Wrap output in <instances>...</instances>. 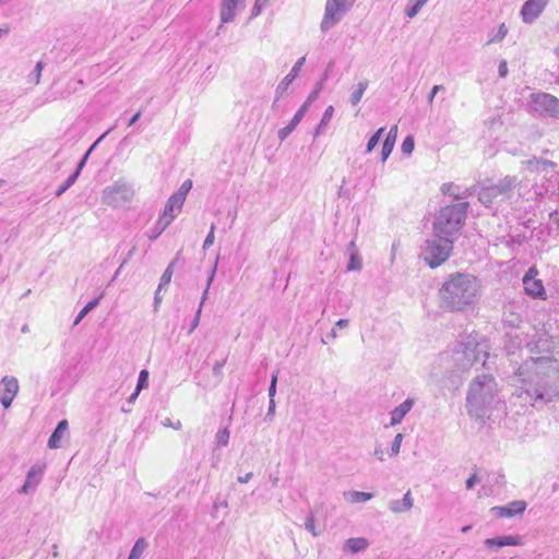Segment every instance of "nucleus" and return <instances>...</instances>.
Segmentation results:
<instances>
[{
	"mask_svg": "<svg viewBox=\"0 0 559 559\" xmlns=\"http://www.w3.org/2000/svg\"><path fill=\"white\" fill-rule=\"evenodd\" d=\"M559 361L550 356H539L525 360L515 373L519 385L516 395L532 406L559 400V385L556 383Z\"/></svg>",
	"mask_w": 559,
	"mask_h": 559,
	"instance_id": "nucleus-1",
	"label": "nucleus"
},
{
	"mask_svg": "<svg viewBox=\"0 0 559 559\" xmlns=\"http://www.w3.org/2000/svg\"><path fill=\"white\" fill-rule=\"evenodd\" d=\"M480 282L469 274H450L439 290L441 307L448 311H464L475 306L479 298Z\"/></svg>",
	"mask_w": 559,
	"mask_h": 559,
	"instance_id": "nucleus-2",
	"label": "nucleus"
},
{
	"mask_svg": "<svg viewBox=\"0 0 559 559\" xmlns=\"http://www.w3.org/2000/svg\"><path fill=\"white\" fill-rule=\"evenodd\" d=\"M500 403L498 388L491 374L477 376L469 384L466 408L471 416L481 419Z\"/></svg>",
	"mask_w": 559,
	"mask_h": 559,
	"instance_id": "nucleus-3",
	"label": "nucleus"
},
{
	"mask_svg": "<svg viewBox=\"0 0 559 559\" xmlns=\"http://www.w3.org/2000/svg\"><path fill=\"white\" fill-rule=\"evenodd\" d=\"M468 202H460L442 206L432 223V233L436 237L455 239L461 234L467 217Z\"/></svg>",
	"mask_w": 559,
	"mask_h": 559,
	"instance_id": "nucleus-4",
	"label": "nucleus"
},
{
	"mask_svg": "<svg viewBox=\"0 0 559 559\" xmlns=\"http://www.w3.org/2000/svg\"><path fill=\"white\" fill-rule=\"evenodd\" d=\"M487 357L486 347L479 344L475 337L468 335L464 337L454 347L451 358L455 366V371H465L476 362L485 364Z\"/></svg>",
	"mask_w": 559,
	"mask_h": 559,
	"instance_id": "nucleus-5",
	"label": "nucleus"
},
{
	"mask_svg": "<svg viewBox=\"0 0 559 559\" xmlns=\"http://www.w3.org/2000/svg\"><path fill=\"white\" fill-rule=\"evenodd\" d=\"M454 240L447 237H436L425 240L421 246L420 257L431 267L443 264L453 251Z\"/></svg>",
	"mask_w": 559,
	"mask_h": 559,
	"instance_id": "nucleus-6",
	"label": "nucleus"
},
{
	"mask_svg": "<svg viewBox=\"0 0 559 559\" xmlns=\"http://www.w3.org/2000/svg\"><path fill=\"white\" fill-rule=\"evenodd\" d=\"M134 189L123 179L107 186L102 192V203L111 207H119L133 199Z\"/></svg>",
	"mask_w": 559,
	"mask_h": 559,
	"instance_id": "nucleus-7",
	"label": "nucleus"
},
{
	"mask_svg": "<svg viewBox=\"0 0 559 559\" xmlns=\"http://www.w3.org/2000/svg\"><path fill=\"white\" fill-rule=\"evenodd\" d=\"M515 185V177H506L497 185L483 188L478 193V200L484 205L490 206L498 200H504L509 198Z\"/></svg>",
	"mask_w": 559,
	"mask_h": 559,
	"instance_id": "nucleus-8",
	"label": "nucleus"
},
{
	"mask_svg": "<svg viewBox=\"0 0 559 559\" xmlns=\"http://www.w3.org/2000/svg\"><path fill=\"white\" fill-rule=\"evenodd\" d=\"M530 107L540 116L559 118V99L548 93L531 94Z\"/></svg>",
	"mask_w": 559,
	"mask_h": 559,
	"instance_id": "nucleus-9",
	"label": "nucleus"
},
{
	"mask_svg": "<svg viewBox=\"0 0 559 559\" xmlns=\"http://www.w3.org/2000/svg\"><path fill=\"white\" fill-rule=\"evenodd\" d=\"M345 15V0H326L321 31L328 32Z\"/></svg>",
	"mask_w": 559,
	"mask_h": 559,
	"instance_id": "nucleus-10",
	"label": "nucleus"
},
{
	"mask_svg": "<svg viewBox=\"0 0 559 559\" xmlns=\"http://www.w3.org/2000/svg\"><path fill=\"white\" fill-rule=\"evenodd\" d=\"M538 271L536 267L532 266L523 276L522 282L526 295L531 296L532 298H539L544 300L546 299V292L542 281L536 277Z\"/></svg>",
	"mask_w": 559,
	"mask_h": 559,
	"instance_id": "nucleus-11",
	"label": "nucleus"
},
{
	"mask_svg": "<svg viewBox=\"0 0 559 559\" xmlns=\"http://www.w3.org/2000/svg\"><path fill=\"white\" fill-rule=\"evenodd\" d=\"M20 385L15 377L4 376L0 381V403L9 408L19 392Z\"/></svg>",
	"mask_w": 559,
	"mask_h": 559,
	"instance_id": "nucleus-12",
	"label": "nucleus"
},
{
	"mask_svg": "<svg viewBox=\"0 0 559 559\" xmlns=\"http://www.w3.org/2000/svg\"><path fill=\"white\" fill-rule=\"evenodd\" d=\"M306 62V57H300L290 71L284 76V79L278 83L275 90V100L273 103V106H275L276 102L283 97L287 92L294 80L298 76L301 68L304 67Z\"/></svg>",
	"mask_w": 559,
	"mask_h": 559,
	"instance_id": "nucleus-13",
	"label": "nucleus"
},
{
	"mask_svg": "<svg viewBox=\"0 0 559 559\" xmlns=\"http://www.w3.org/2000/svg\"><path fill=\"white\" fill-rule=\"evenodd\" d=\"M549 0H527L522 9L521 16L524 23H533L544 11Z\"/></svg>",
	"mask_w": 559,
	"mask_h": 559,
	"instance_id": "nucleus-14",
	"label": "nucleus"
},
{
	"mask_svg": "<svg viewBox=\"0 0 559 559\" xmlns=\"http://www.w3.org/2000/svg\"><path fill=\"white\" fill-rule=\"evenodd\" d=\"M243 2L245 0H222L219 11L221 25L218 29H221L224 24L235 20L237 11L245 7Z\"/></svg>",
	"mask_w": 559,
	"mask_h": 559,
	"instance_id": "nucleus-15",
	"label": "nucleus"
},
{
	"mask_svg": "<svg viewBox=\"0 0 559 559\" xmlns=\"http://www.w3.org/2000/svg\"><path fill=\"white\" fill-rule=\"evenodd\" d=\"M110 130H108L107 132H105L91 147L90 150L84 154V156L82 157V159L79 162L78 166H76V169L73 174H71L68 179L57 189L56 191V195L57 197H60L70 187H72L74 185V182L76 181V179L79 178L83 167L85 166L86 164V160L90 156V153L91 151L94 148V146L102 140L104 139V136L106 134L109 133Z\"/></svg>",
	"mask_w": 559,
	"mask_h": 559,
	"instance_id": "nucleus-16",
	"label": "nucleus"
},
{
	"mask_svg": "<svg viewBox=\"0 0 559 559\" xmlns=\"http://www.w3.org/2000/svg\"><path fill=\"white\" fill-rule=\"evenodd\" d=\"M44 471V464H34L27 472L24 485L21 488V492L27 495L34 491L41 481Z\"/></svg>",
	"mask_w": 559,
	"mask_h": 559,
	"instance_id": "nucleus-17",
	"label": "nucleus"
},
{
	"mask_svg": "<svg viewBox=\"0 0 559 559\" xmlns=\"http://www.w3.org/2000/svg\"><path fill=\"white\" fill-rule=\"evenodd\" d=\"M526 509V502L523 500H515L503 507H493L491 512L498 518H512L522 514Z\"/></svg>",
	"mask_w": 559,
	"mask_h": 559,
	"instance_id": "nucleus-18",
	"label": "nucleus"
},
{
	"mask_svg": "<svg viewBox=\"0 0 559 559\" xmlns=\"http://www.w3.org/2000/svg\"><path fill=\"white\" fill-rule=\"evenodd\" d=\"M217 262H218V258H216L215 263H214V265H213V267H212V270H211V272L209 274V277H207V281H206V287H205V289H204V292L202 294V299H201V302H200L199 308L197 310L195 317H194V319L191 322V326H190L189 332H188L189 334H191L198 328V325L200 323V317H201L202 307H203L204 301L207 298V294H209V289L211 287V284L213 283V280H214V276H215V273H216V269H217Z\"/></svg>",
	"mask_w": 559,
	"mask_h": 559,
	"instance_id": "nucleus-19",
	"label": "nucleus"
},
{
	"mask_svg": "<svg viewBox=\"0 0 559 559\" xmlns=\"http://www.w3.org/2000/svg\"><path fill=\"white\" fill-rule=\"evenodd\" d=\"M68 420H60L48 440V447L50 449H59L61 447L62 440L68 436Z\"/></svg>",
	"mask_w": 559,
	"mask_h": 559,
	"instance_id": "nucleus-20",
	"label": "nucleus"
},
{
	"mask_svg": "<svg viewBox=\"0 0 559 559\" xmlns=\"http://www.w3.org/2000/svg\"><path fill=\"white\" fill-rule=\"evenodd\" d=\"M502 322L506 326L518 329L523 322L522 314L519 311L518 307L514 305H510L504 308L502 314Z\"/></svg>",
	"mask_w": 559,
	"mask_h": 559,
	"instance_id": "nucleus-21",
	"label": "nucleus"
},
{
	"mask_svg": "<svg viewBox=\"0 0 559 559\" xmlns=\"http://www.w3.org/2000/svg\"><path fill=\"white\" fill-rule=\"evenodd\" d=\"M485 545L491 547H504V546H520L522 545V537L519 535H503L493 538H487Z\"/></svg>",
	"mask_w": 559,
	"mask_h": 559,
	"instance_id": "nucleus-22",
	"label": "nucleus"
},
{
	"mask_svg": "<svg viewBox=\"0 0 559 559\" xmlns=\"http://www.w3.org/2000/svg\"><path fill=\"white\" fill-rule=\"evenodd\" d=\"M183 203H185L183 201H181L179 198H177L175 194H173L168 199V201L165 205L164 212L160 216L166 219H169V222H173L175 219V217L177 216V214L181 211Z\"/></svg>",
	"mask_w": 559,
	"mask_h": 559,
	"instance_id": "nucleus-23",
	"label": "nucleus"
},
{
	"mask_svg": "<svg viewBox=\"0 0 559 559\" xmlns=\"http://www.w3.org/2000/svg\"><path fill=\"white\" fill-rule=\"evenodd\" d=\"M415 401L413 399H406L402 404L395 407L391 413V425L400 424L403 418L408 414V412L414 406Z\"/></svg>",
	"mask_w": 559,
	"mask_h": 559,
	"instance_id": "nucleus-24",
	"label": "nucleus"
},
{
	"mask_svg": "<svg viewBox=\"0 0 559 559\" xmlns=\"http://www.w3.org/2000/svg\"><path fill=\"white\" fill-rule=\"evenodd\" d=\"M554 346V340L543 333L538 334L537 338L534 341L532 352H536L538 354H550Z\"/></svg>",
	"mask_w": 559,
	"mask_h": 559,
	"instance_id": "nucleus-25",
	"label": "nucleus"
},
{
	"mask_svg": "<svg viewBox=\"0 0 559 559\" xmlns=\"http://www.w3.org/2000/svg\"><path fill=\"white\" fill-rule=\"evenodd\" d=\"M414 500L411 491L408 490L400 500L390 501L389 508L393 513H404L413 508Z\"/></svg>",
	"mask_w": 559,
	"mask_h": 559,
	"instance_id": "nucleus-26",
	"label": "nucleus"
},
{
	"mask_svg": "<svg viewBox=\"0 0 559 559\" xmlns=\"http://www.w3.org/2000/svg\"><path fill=\"white\" fill-rule=\"evenodd\" d=\"M527 167L535 171H548V169H554L556 167V164L551 160L543 159L534 157L532 159H528L526 162Z\"/></svg>",
	"mask_w": 559,
	"mask_h": 559,
	"instance_id": "nucleus-27",
	"label": "nucleus"
},
{
	"mask_svg": "<svg viewBox=\"0 0 559 559\" xmlns=\"http://www.w3.org/2000/svg\"><path fill=\"white\" fill-rule=\"evenodd\" d=\"M333 114H334V107L333 106H328L325 111L323 112V116L320 120V123L318 124V127L316 128L314 132H313V136L317 138L319 135H321L322 133H324L329 122L331 121L332 117H333Z\"/></svg>",
	"mask_w": 559,
	"mask_h": 559,
	"instance_id": "nucleus-28",
	"label": "nucleus"
},
{
	"mask_svg": "<svg viewBox=\"0 0 559 559\" xmlns=\"http://www.w3.org/2000/svg\"><path fill=\"white\" fill-rule=\"evenodd\" d=\"M105 293L102 292L99 294L98 297L94 298L93 300H91L80 312L79 314L76 316V318L74 319V322L73 324L74 325H78L85 316H87L93 309H95L98 305H99V301L100 299L104 297Z\"/></svg>",
	"mask_w": 559,
	"mask_h": 559,
	"instance_id": "nucleus-29",
	"label": "nucleus"
},
{
	"mask_svg": "<svg viewBox=\"0 0 559 559\" xmlns=\"http://www.w3.org/2000/svg\"><path fill=\"white\" fill-rule=\"evenodd\" d=\"M428 0H408V3L405 8V14L407 17H415L421 8L427 3Z\"/></svg>",
	"mask_w": 559,
	"mask_h": 559,
	"instance_id": "nucleus-30",
	"label": "nucleus"
},
{
	"mask_svg": "<svg viewBox=\"0 0 559 559\" xmlns=\"http://www.w3.org/2000/svg\"><path fill=\"white\" fill-rule=\"evenodd\" d=\"M169 219L162 216L157 219L155 226L150 230L148 238L155 240L170 224Z\"/></svg>",
	"mask_w": 559,
	"mask_h": 559,
	"instance_id": "nucleus-31",
	"label": "nucleus"
},
{
	"mask_svg": "<svg viewBox=\"0 0 559 559\" xmlns=\"http://www.w3.org/2000/svg\"><path fill=\"white\" fill-rule=\"evenodd\" d=\"M147 547V543L144 538H139L133 545L128 559H140L143 555L145 548Z\"/></svg>",
	"mask_w": 559,
	"mask_h": 559,
	"instance_id": "nucleus-32",
	"label": "nucleus"
},
{
	"mask_svg": "<svg viewBox=\"0 0 559 559\" xmlns=\"http://www.w3.org/2000/svg\"><path fill=\"white\" fill-rule=\"evenodd\" d=\"M44 66L43 61L36 63L34 70L27 76L28 83H33L34 85L39 84Z\"/></svg>",
	"mask_w": 559,
	"mask_h": 559,
	"instance_id": "nucleus-33",
	"label": "nucleus"
},
{
	"mask_svg": "<svg viewBox=\"0 0 559 559\" xmlns=\"http://www.w3.org/2000/svg\"><path fill=\"white\" fill-rule=\"evenodd\" d=\"M368 87V81H360L355 91L352 93V105H356L362 97L365 91Z\"/></svg>",
	"mask_w": 559,
	"mask_h": 559,
	"instance_id": "nucleus-34",
	"label": "nucleus"
},
{
	"mask_svg": "<svg viewBox=\"0 0 559 559\" xmlns=\"http://www.w3.org/2000/svg\"><path fill=\"white\" fill-rule=\"evenodd\" d=\"M299 123H297L296 121H294L293 119L288 122L287 126L281 128L278 131H277V136L280 139V141H284L286 140L290 134L292 132L297 128Z\"/></svg>",
	"mask_w": 559,
	"mask_h": 559,
	"instance_id": "nucleus-35",
	"label": "nucleus"
},
{
	"mask_svg": "<svg viewBox=\"0 0 559 559\" xmlns=\"http://www.w3.org/2000/svg\"><path fill=\"white\" fill-rule=\"evenodd\" d=\"M228 442H229V430H228V428L219 429L216 432V436H215L216 447H218V448L226 447L228 444Z\"/></svg>",
	"mask_w": 559,
	"mask_h": 559,
	"instance_id": "nucleus-36",
	"label": "nucleus"
},
{
	"mask_svg": "<svg viewBox=\"0 0 559 559\" xmlns=\"http://www.w3.org/2000/svg\"><path fill=\"white\" fill-rule=\"evenodd\" d=\"M176 260L171 261L169 265L166 267L164 273L162 274L160 281H159V289H162L164 286L168 285L173 277V270L175 266Z\"/></svg>",
	"mask_w": 559,
	"mask_h": 559,
	"instance_id": "nucleus-37",
	"label": "nucleus"
},
{
	"mask_svg": "<svg viewBox=\"0 0 559 559\" xmlns=\"http://www.w3.org/2000/svg\"><path fill=\"white\" fill-rule=\"evenodd\" d=\"M456 190H457V188L452 182L443 183L441 187V191L444 194L452 195L454 198V200H461V199L466 198V195H460V193Z\"/></svg>",
	"mask_w": 559,
	"mask_h": 559,
	"instance_id": "nucleus-38",
	"label": "nucleus"
},
{
	"mask_svg": "<svg viewBox=\"0 0 559 559\" xmlns=\"http://www.w3.org/2000/svg\"><path fill=\"white\" fill-rule=\"evenodd\" d=\"M192 188V180L190 179H187L182 182V185L180 186V188L178 189V191L176 193H174L177 198H179L181 201H186V198H187V194L189 193V191L191 190Z\"/></svg>",
	"mask_w": 559,
	"mask_h": 559,
	"instance_id": "nucleus-39",
	"label": "nucleus"
},
{
	"mask_svg": "<svg viewBox=\"0 0 559 559\" xmlns=\"http://www.w3.org/2000/svg\"><path fill=\"white\" fill-rule=\"evenodd\" d=\"M369 546V542L364 537L352 538V552L365 550Z\"/></svg>",
	"mask_w": 559,
	"mask_h": 559,
	"instance_id": "nucleus-40",
	"label": "nucleus"
},
{
	"mask_svg": "<svg viewBox=\"0 0 559 559\" xmlns=\"http://www.w3.org/2000/svg\"><path fill=\"white\" fill-rule=\"evenodd\" d=\"M508 34V28L504 23L500 24L497 32L489 38L488 43H498L503 40Z\"/></svg>",
	"mask_w": 559,
	"mask_h": 559,
	"instance_id": "nucleus-41",
	"label": "nucleus"
},
{
	"mask_svg": "<svg viewBox=\"0 0 559 559\" xmlns=\"http://www.w3.org/2000/svg\"><path fill=\"white\" fill-rule=\"evenodd\" d=\"M373 497V493L371 492H362V491H356L352 490V503L353 502H366L370 500Z\"/></svg>",
	"mask_w": 559,
	"mask_h": 559,
	"instance_id": "nucleus-42",
	"label": "nucleus"
},
{
	"mask_svg": "<svg viewBox=\"0 0 559 559\" xmlns=\"http://www.w3.org/2000/svg\"><path fill=\"white\" fill-rule=\"evenodd\" d=\"M384 132V128H380L368 141L367 143V152H371L377 144L379 143L382 133Z\"/></svg>",
	"mask_w": 559,
	"mask_h": 559,
	"instance_id": "nucleus-43",
	"label": "nucleus"
},
{
	"mask_svg": "<svg viewBox=\"0 0 559 559\" xmlns=\"http://www.w3.org/2000/svg\"><path fill=\"white\" fill-rule=\"evenodd\" d=\"M354 249L355 246L354 242H352V271H360L362 267V261Z\"/></svg>",
	"mask_w": 559,
	"mask_h": 559,
	"instance_id": "nucleus-44",
	"label": "nucleus"
},
{
	"mask_svg": "<svg viewBox=\"0 0 559 559\" xmlns=\"http://www.w3.org/2000/svg\"><path fill=\"white\" fill-rule=\"evenodd\" d=\"M305 528L310 532L313 536L320 535V531H317L314 518L312 514H309L305 522Z\"/></svg>",
	"mask_w": 559,
	"mask_h": 559,
	"instance_id": "nucleus-45",
	"label": "nucleus"
},
{
	"mask_svg": "<svg viewBox=\"0 0 559 559\" xmlns=\"http://www.w3.org/2000/svg\"><path fill=\"white\" fill-rule=\"evenodd\" d=\"M415 142L413 136L408 135L404 139L401 151L404 154H411L414 151Z\"/></svg>",
	"mask_w": 559,
	"mask_h": 559,
	"instance_id": "nucleus-46",
	"label": "nucleus"
},
{
	"mask_svg": "<svg viewBox=\"0 0 559 559\" xmlns=\"http://www.w3.org/2000/svg\"><path fill=\"white\" fill-rule=\"evenodd\" d=\"M147 381H148V372L146 370H141L139 378H138L136 388H135L136 391L140 392L142 389L146 388Z\"/></svg>",
	"mask_w": 559,
	"mask_h": 559,
	"instance_id": "nucleus-47",
	"label": "nucleus"
},
{
	"mask_svg": "<svg viewBox=\"0 0 559 559\" xmlns=\"http://www.w3.org/2000/svg\"><path fill=\"white\" fill-rule=\"evenodd\" d=\"M403 440V435L397 433L391 444V455H397L400 453L401 444Z\"/></svg>",
	"mask_w": 559,
	"mask_h": 559,
	"instance_id": "nucleus-48",
	"label": "nucleus"
},
{
	"mask_svg": "<svg viewBox=\"0 0 559 559\" xmlns=\"http://www.w3.org/2000/svg\"><path fill=\"white\" fill-rule=\"evenodd\" d=\"M277 378H278V371H275L272 374L271 383L269 386V400H272V399L275 400Z\"/></svg>",
	"mask_w": 559,
	"mask_h": 559,
	"instance_id": "nucleus-49",
	"label": "nucleus"
},
{
	"mask_svg": "<svg viewBox=\"0 0 559 559\" xmlns=\"http://www.w3.org/2000/svg\"><path fill=\"white\" fill-rule=\"evenodd\" d=\"M396 138H397V124H394L390 128V130L386 134V138L384 140V143H389L390 145L394 146Z\"/></svg>",
	"mask_w": 559,
	"mask_h": 559,
	"instance_id": "nucleus-50",
	"label": "nucleus"
},
{
	"mask_svg": "<svg viewBox=\"0 0 559 559\" xmlns=\"http://www.w3.org/2000/svg\"><path fill=\"white\" fill-rule=\"evenodd\" d=\"M214 239H215V225L212 224L211 228H210V231H209V234L205 237V240L203 242V249L204 250L209 249L214 243Z\"/></svg>",
	"mask_w": 559,
	"mask_h": 559,
	"instance_id": "nucleus-51",
	"label": "nucleus"
},
{
	"mask_svg": "<svg viewBox=\"0 0 559 559\" xmlns=\"http://www.w3.org/2000/svg\"><path fill=\"white\" fill-rule=\"evenodd\" d=\"M321 85H322V82L317 84L316 88L309 94V96L305 100L306 104H308L310 106L317 99V97L321 91Z\"/></svg>",
	"mask_w": 559,
	"mask_h": 559,
	"instance_id": "nucleus-52",
	"label": "nucleus"
},
{
	"mask_svg": "<svg viewBox=\"0 0 559 559\" xmlns=\"http://www.w3.org/2000/svg\"><path fill=\"white\" fill-rule=\"evenodd\" d=\"M393 147H394L393 145H390L389 143L383 142L382 150H381V160L382 162H385L388 159V157L390 156V154L393 151Z\"/></svg>",
	"mask_w": 559,
	"mask_h": 559,
	"instance_id": "nucleus-53",
	"label": "nucleus"
},
{
	"mask_svg": "<svg viewBox=\"0 0 559 559\" xmlns=\"http://www.w3.org/2000/svg\"><path fill=\"white\" fill-rule=\"evenodd\" d=\"M444 90V86L443 85H435L430 93L428 94V97H427V102L428 104H432L433 103V99H435V96L438 92Z\"/></svg>",
	"mask_w": 559,
	"mask_h": 559,
	"instance_id": "nucleus-54",
	"label": "nucleus"
},
{
	"mask_svg": "<svg viewBox=\"0 0 559 559\" xmlns=\"http://www.w3.org/2000/svg\"><path fill=\"white\" fill-rule=\"evenodd\" d=\"M266 4L267 2H261L259 0H255V3L252 8V16H258L261 13L262 9L266 7Z\"/></svg>",
	"mask_w": 559,
	"mask_h": 559,
	"instance_id": "nucleus-55",
	"label": "nucleus"
},
{
	"mask_svg": "<svg viewBox=\"0 0 559 559\" xmlns=\"http://www.w3.org/2000/svg\"><path fill=\"white\" fill-rule=\"evenodd\" d=\"M498 73L500 78H506L508 75V63L506 60H501L498 67Z\"/></svg>",
	"mask_w": 559,
	"mask_h": 559,
	"instance_id": "nucleus-56",
	"label": "nucleus"
},
{
	"mask_svg": "<svg viewBox=\"0 0 559 559\" xmlns=\"http://www.w3.org/2000/svg\"><path fill=\"white\" fill-rule=\"evenodd\" d=\"M275 407H276L275 400L274 399L270 400L269 401V408H267V413H266V417L267 418L272 419V417L275 414Z\"/></svg>",
	"mask_w": 559,
	"mask_h": 559,
	"instance_id": "nucleus-57",
	"label": "nucleus"
},
{
	"mask_svg": "<svg viewBox=\"0 0 559 559\" xmlns=\"http://www.w3.org/2000/svg\"><path fill=\"white\" fill-rule=\"evenodd\" d=\"M225 365V360H222V361H216L213 366V373L215 376H221L222 374V370H223V367Z\"/></svg>",
	"mask_w": 559,
	"mask_h": 559,
	"instance_id": "nucleus-58",
	"label": "nucleus"
},
{
	"mask_svg": "<svg viewBox=\"0 0 559 559\" xmlns=\"http://www.w3.org/2000/svg\"><path fill=\"white\" fill-rule=\"evenodd\" d=\"M478 481V477L476 474H473L467 480H466V488L472 489L474 485Z\"/></svg>",
	"mask_w": 559,
	"mask_h": 559,
	"instance_id": "nucleus-59",
	"label": "nucleus"
},
{
	"mask_svg": "<svg viewBox=\"0 0 559 559\" xmlns=\"http://www.w3.org/2000/svg\"><path fill=\"white\" fill-rule=\"evenodd\" d=\"M253 476V473L252 472H249L242 476H238L237 477V480L240 483V484H247Z\"/></svg>",
	"mask_w": 559,
	"mask_h": 559,
	"instance_id": "nucleus-60",
	"label": "nucleus"
},
{
	"mask_svg": "<svg viewBox=\"0 0 559 559\" xmlns=\"http://www.w3.org/2000/svg\"><path fill=\"white\" fill-rule=\"evenodd\" d=\"M160 290L162 289H159V286H158L156 292H155V296H154V307H155V309H157L158 305L162 301Z\"/></svg>",
	"mask_w": 559,
	"mask_h": 559,
	"instance_id": "nucleus-61",
	"label": "nucleus"
},
{
	"mask_svg": "<svg viewBox=\"0 0 559 559\" xmlns=\"http://www.w3.org/2000/svg\"><path fill=\"white\" fill-rule=\"evenodd\" d=\"M269 479H270V481L272 484V487L275 488V487L278 486L280 477L277 475L270 474Z\"/></svg>",
	"mask_w": 559,
	"mask_h": 559,
	"instance_id": "nucleus-62",
	"label": "nucleus"
},
{
	"mask_svg": "<svg viewBox=\"0 0 559 559\" xmlns=\"http://www.w3.org/2000/svg\"><path fill=\"white\" fill-rule=\"evenodd\" d=\"M309 105L304 103L300 108L297 110V114H299L300 116L305 117L306 112L308 111L309 109Z\"/></svg>",
	"mask_w": 559,
	"mask_h": 559,
	"instance_id": "nucleus-63",
	"label": "nucleus"
},
{
	"mask_svg": "<svg viewBox=\"0 0 559 559\" xmlns=\"http://www.w3.org/2000/svg\"><path fill=\"white\" fill-rule=\"evenodd\" d=\"M140 117H141V111H138V112H136V114H134V115L132 116V118L129 120V123H128V124H129V126L134 124V123L140 119Z\"/></svg>",
	"mask_w": 559,
	"mask_h": 559,
	"instance_id": "nucleus-64",
	"label": "nucleus"
}]
</instances>
